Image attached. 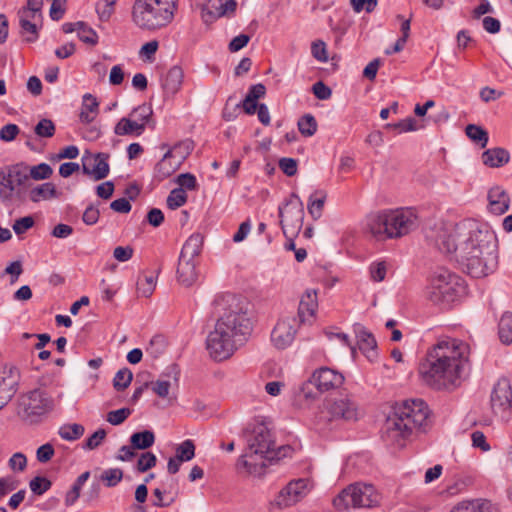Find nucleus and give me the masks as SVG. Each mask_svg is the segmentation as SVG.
<instances>
[{
  "instance_id": "obj_1",
  "label": "nucleus",
  "mask_w": 512,
  "mask_h": 512,
  "mask_svg": "<svg viewBox=\"0 0 512 512\" xmlns=\"http://www.w3.org/2000/svg\"><path fill=\"white\" fill-rule=\"evenodd\" d=\"M469 355L470 347L466 342L451 337L440 338L420 364L419 375L433 389H453L467 376Z\"/></svg>"
},
{
  "instance_id": "obj_2",
  "label": "nucleus",
  "mask_w": 512,
  "mask_h": 512,
  "mask_svg": "<svg viewBox=\"0 0 512 512\" xmlns=\"http://www.w3.org/2000/svg\"><path fill=\"white\" fill-rule=\"evenodd\" d=\"M426 237L437 250L448 255L482 250L487 267L494 265V251L498 248L497 236L487 224L469 220L454 226H436Z\"/></svg>"
},
{
  "instance_id": "obj_3",
  "label": "nucleus",
  "mask_w": 512,
  "mask_h": 512,
  "mask_svg": "<svg viewBox=\"0 0 512 512\" xmlns=\"http://www.w3.org/2000/svg\"><path fill=\"white\" fill-rule=\"evenodd\" d=\"M229 304L225 313L217 320L215 328L206 339V348L211 358L223 361L230 358L251 335L252 321L238 298L226 297Z\"/></svg>"
},
{
  "instance_id": "obj_4",
  "label": "nucleus",
  "mask_w": 512,
  "mask_h": 512,
  "mask_svg": "<svg viewBox=\"0 0 512 512\" xmlns=\"http://www.w3.org/2000/svg\"><path fill=\"white\" fill-rule=\"evenodd\" d=\"M430 410L422 399L404 400L393 407V412L382 428V438L391 445L402 446L414 431L425 430Z\"/></svg>"
},
{
  "instance_id": "obj_5",
  "label": "nucleus",
  "mask_w": 512,
  "mask_h": 512,
  "mask_svg": "<svg viewBox=\"0 0 512 512\" xmlns=\"http://www.w3.org/2000/svg\"><path fill=\"white\" fill-rule=\"evenodd\" d=\"M417 227L418 218L412 209H385L365 219V230L379 241L401 238Z\"/></svg>"
},
{
  "instance_id": "obj_6",
  "label": "nucleus",
  "mask_w": 512,
  "mask_h": 512,
  "mask_svg": "<svg viewBox=\"0 0 512 512\" xmlns=\"http://www.w3.org/2000/svg\"><path fill=\"white\" fill-rule=\"evenodd\" d=\"M179 0H135L132 22L143 31L154 32L167 27L175 18Z\"/></svg>"
},
{
  "instance_id": "obj_7",
  "label": "nucleus",
  "mask_w": 512,
  "mask_h": 512,
  "mask_svg": "<svg viewBox=\"0 0 512 512\" xmlns=\"http://www.w3.org/2000/svg\"><path fill=\"white\" fill-rule=\"evenodd\" d=\"M247 449L237 462L249 474L261 475L267 466L269 455L274 446V439L270 430L264 424H257L251 431H245Z\"/></svg>"
},
{
  "instance_id": "obj_8",
  "label": "nucleus",
  "mask_w": 512,
  "mask_h": 512,
  "mask_svg": "<svg viewBox=\"0 0 512 512\" xmlns=\"http://www.w3.org/2000/svg\"><path fill=\"white\" fill-rule=\"evenodd\" d=\"M28 179V166L25 163L0 169V202L4 205L24 202L26 199L24 184Z\"/></svg>"
},
{
  "instance_id": "obj_9",
  "label": "nucleus",
  "mask_w": 512,
  "mask_h": 512,
  "mask_svg": "<svg viewBox=\"0 0 512 512\" xmlns=\"http://www.w3.org/2000/svg\"><path fill=\"white\" fill-rule=\"evenodd\" d=\"M381 495L371 484L354 483L343 489L333 500L339 511L348 508H373L379 506Z\"/></svg>"
},
{
  "instance_id": "obj_10",
  "label": "nucleus",
  "mask_w": 512,
  "mask_h": 512,
  "mask_svg": "<svg viewBox=\"0 0 512 512\" xmlns=\"http://www.w3.org/2000/svg\"><path fill=\"white\" fill-rule=\"evenodd\" d=\"M464 291L462 280L444 268L434 272L426 288V298L435 304L449 303Z\"/></svg>"
},
{
  "instance_id": "obj_11",
  "label": "nucleus",
  "mask_w": 512,
  "mask_h": 512,
  "mask_svg": "<svg viewBox=\"0 0 512 512\" xmlns=\"http://www.w3.org/2000/svg\"><path fill=\"white\" fill-rule=\"evenodd\" d=\"M54 400L44 390L34 389L19 399L18 415L30 424L37 423L41 417L54 409Z\"/></svg>"
},
{
  "instance_id": "obj_12",
  "label": "nucleus",
  "mask_w": 512,
  "mask_h": 512,
  "mask_svg": "<svg viewBox=\"0 0 512 512\" xmlns=\"http://www.w3.org/2000/svg\"><path fill=\"white\" fill-rule=\"evenodd\" d=\"M278 214L284 235L296 236L303 226L304 219V207L300 197L292 193L285 203L279 206Z\"/></svg>"
},
{
  "instance_id": "obj_13",
  "label": "nucleus",
  "mask_w": 512,
  "mask_h": 512,
  "mask_svg": "<svg viewBox=\"0 0 512 512\" xmlns=\"http://www.w3.org/2000/svg\"><path fill=\"white\" fill-rule=\"evenodd\" d=\"M309 491L308 479L291 480L269 502V511L274 512L290 508L304 499Z\"/></svg>"
},
{
  "instance_id": "obj_14",
  "label": "nucleus",
  "mask_w": 512,
  "mask_h": 512,
  "mask_svg": "<svg viewBox=\"0 0 512 512\" xmlns=\"http://www.w3.org/2000/svg\"><path fill=\"white\" fill-rule=\"evenodd\" d=\"M320 419L324 421L358 419V405L349 397H340L327 401L320 413Z\"/></svg>"
},
{
  "instance_id": "obj_15",
  "label": "nucleus",
  "mask_w": 512,
  "mask_h": 512,
  "mask_svg": "<svg viewBox=\"0 0 512 512\" xmlns=\"http://www.w3.org/2000/svg\"><path fill=\"white\" fill-rule=\"evenodd\" d=\"M490 404L493 413L503 421H508L512 415V387L507 378H501L494 385Z\"/></svg>"
},
{
  "instance_id": "obj_16",
  "label": "nucleus",
  "mask_w": 512,
  "mask_h": 512,
  "mask_svg": "<svg viewBox=\"0 0 512 512\" xmlns=\"http://www.w3.org/2000/svg\"><path fill=\"white\" fill-rule=\"evenodd\" d=\"M457 261H459L464 267L466 272L474 278L486 277L493 273L498 267V248L494 251V265L487 267L486 257L482 250H477L474 253L463 254L454 253Z\"/></svg>"
},
{
  "instance_id": "obj_17",
  "label": "nucleus",
  "mask_w": 512,
  "mask_h": 512,
  "mask_svg": "<svg viewBox=\"0 0 512 512\" xmlns=\"http://www.w3.org/2000/svg\"><path fill=\"white\" fill-rule=\"evenodd\" d=\"M300 325L296 316L281 317L271 332V342L274 347L279 350L289 347L293 343Z\"/></svg>"
},
{
  "instance_id": "obj_18",
  "label": "nucleus",
  "mask_w": 512,
  "mask_h": 512,
  "mask_svg": "<svg viewBox=\"0 0 512 512\" xmlns=\"http://www.w3.org/2000/svg\"><path fill=\"white\" fill-rule=\"evenodd\" d=\"M311 381L314 383L317 391L323 393L339 388L344 382V377L336 370L321 367L313 372Z\"/></svg>"
},
{
  "instance_id": "obj_19",
  "label": "nucleus",
  "mask_w": 512,
  "mask_h": 512,
  "mask_svg": "<svg viewBox=\"0 0 512 512\" xmlns=\"http://www.w3.org/2000/svg\"><path fill=\"white\" fill-rule=\"evenodd\" d=\"M108 159L109 155L106 153L83 157V173L92 176L95 181L106 178L110 171Z\"/></svg>"
},
{
  "instance_id": "obj_20",
  "label": "nucleus",
  "mask_w": 512,
  "mask_h": 512,
  "mask_svg": "<svg viewBox=\"0 0 512 512\" xmlns=\"http://www.w3.org/2000/svg\"><path fill=\"white\" fill-rule=\"evenodd\" d=\"M354 332L357 337L359 349L370 361H372L377 356V343L373 334L360 324L354 326Z\"/></svg>"
},
{
  "instance_id": "obj_21",
  "label": "nucleus",
  "mask_w": 512,
  "mask_h": 512,
  "mask_svg": "<svg viewBox=\"0 0 512 512\" xmlns=\"http://www.w3.org/2000/svg\"><path fill=\"white\" fill-rule=\"evenodd\" d=\"M318 307L317 293L315 290H307L301 297L298 306V317H296L300 324L310 322L314 317Z\"/></svg>"
},
{
  "instance_id": "obj_22",
  "label": "nucleus",
  "mask_w": 512,
  "mask_h": 512,
  "mask_svg": "<svg viewBox=\"0 0 512 512\" xmlns=\"http://www.w3.org/2000/svg\"><path fill=\"white\" fill-rule=\"evenodd\" d=\"M489 211L495 215L504 214L509 209L510 198L499 186L491 188L487 195Z\"/></svg>"
},
{
  "instance_id": "obj_23",
  "label": "nucleus",
  "mask_w": 512,
  "mask_h": 512,
  "mask_svg": "<svg viewBox=\"0 0 512 512\" xmlns=\"http://www.w3.org/2000/svg\"><path fill=\"white\" fill-rule=\"evenodd\" d=\"M482 163L489 168H500L510 161V153L502 147L485 150L481 155Z\"/></svg>"
},
{
  "instance_id": "obj_24",
  "label": "nucleus",
  "mask_w": 512,
  "mask_h": 512,
  "mask_svg": "<svg viewBox=\"0 0 512 512\" xmlns=\"http://www.w3.org/2000/svg\"><path fill=\"white\" fill-rule=\"evenodd\" d=\"M183 70L179 66L171 67L162 80V88L167 96L175 95L181 88L183 82Z\"/></svg>"
},
{
  "instance_id": "obj_25",
  "label": "nucleus",
  "mask_w": 512,
  "mask_h": 512,
  "mask_svg": "<svg viewBox=\"0 0 512 512\" xmlns=\"http://www.w3.org/2000/svg\"><path fill=\"white\" fill-rule=\"evenodd\" d=\"M177 278L182 285L186 287L191 286L197 280L195 260L183 259L179 257Z\"/></svg>"
},
{
  "instance_id": "obj_26",
  "label": "nucleus",
  "mask_w": 512,
  "mask_h": 512,
  "mask_svg": "<svg viewBox=\"0 0 512 512\" xmlns=\"http://www.w3.org/2000/svg\"><path fill=\"white\" fill-rule=\"evenodd\" d=\"M450 512H497V508L488 500L476 499L462 501L455 505Z\"/></svg>"
},
{
  "instance_id": "obj_27",
  "label": "nucleus",
  "mask_w": 512,
  "mask_h": 512,
  "mask_svg": "<svg viewBox=\"0 0 512 512\" xmlns=\"http://www.w3.org/2000/svg\"><path fill=\"white\" fill-rule=\"evenodd\" d=\"M204 244V237L201 233H193L184 243L180 258L195 260L202 251Z\"/></svg>"
},
{
  "instance_id": "obj_28",
  "label": "nucleus",
  "mask_w": 512,
  "mask_h": 512,
  "mask_svg": "<svg viewBox=\"0 0 512 512\" xmlns=\"http://www.w3.org/2000/svg\"><path fill=\"white\" fill-rule=\"evenodd\" d=\"M314 383L311 377L294 389V400L300 405H308L317 398V393L313 389Z\"/></svg>"
},
{
  "instance_id": "obj_29",
  "label": "nucleus",
  "mask_w": 512,
  "mask_h": 512,
  "mask_svg": "<svg viewBox=\"0 0 512 512\" xmlns=\"http://www.w3.org/2000/svg\"><path fill=\"white\" fill-rule=\"evenodd\" d=\"M144 132V126L137 124L131 117H123L114 127V133L118 136H140Z\"/></svg>"
},
{
  "instance_id": "obj_30",
  "label": "nucleus",
  "mask_w": 512,
  "mask_h": 512,
  "mask_svg": "<svg viewBox=\"0 0 512 512\" xmlns=\"http://www.w3.org/2000/svg\"><path fill=\"white\" fill-rule=\"evenodd\" d=\"M99 103L97 99L90 93L83 96V102L80 112V120L83 123H91L98 113Z\"/></svg>"
},
{
  "instance_id": "obj_31",
  "label": "nucleus",
  "mask_w": 512,
  "mask_h": 512,
  "mask_svg": "<svg viewBox=\"0 0 512 512\" xmlns=\"http://www.w3.org/2000/svg\"><path fill=\"white\" fill-rule=\"evenodd\" d=\"M30 200L38 203L42 200H49L58 197L56 187L51 182H46L34 187L29 193Z\"/></svg>"
},
{
  "instance_id": "obj_32",
  "label": "nucleus",
  "mask_w": 512,
  "mask_h": 512,
  "mask_svg": "<svg viewBox=\"0 0 512 512\" xmlns=\"http://www.w3.org/2000/svg\"><path fill=\"white\" fill-rule=\"evenodd\" d=\"M172 150L167 151L155 167L156 177L164 180L171 176L179 167L180 163L172 164Z\"/></svg>"
},
{
  "instance_id": "obj_33",
  "label": "nucleus",
  "mask_w": 512,
  "mask_h": 512,
  "mask_svg": "<svg viewBox=\"0 0 512 512\" xmlns=\"http://www.w3.org/2000/svg\"><path fill=\"white\" fill-rule=\"evenodd\" d=\"M155 442V435L150 430H144L141 432H136L130 437V444L140 450H145L150 448Z\"/></svg>"
},
{
  "instance_id": "obj_34",
  "label": "nucleus",
  "mask_w": 512,
  "mask_h": 512,
  "mask_svg": "<svg viewBox=\"0 0 512 512\" xmlns=\"http://www.w3.org/2000/svg\"><path fill=\"white\" fill-rule=\"evenodd\" d=\"M498 334L503 344L512 343V313L505 312L502 315L498 324Z\"/></svg>"
},
{
  "instance_id": "obj_35",
  "label": "nucleus",
  "mask_w": 512,
  "mask_h": 512,
  "mask_svg": "<svg viewBox=\"0 0 512 512\" xmlns=\"http://www.w3.org/2000/svg\"><path fill=\"white\" fill-rule=\"evenodd\" d=\"M465 133L467 137L480 145L481 148H485L489 141L488 132L479 125L476 124H468L465 128Z\"/></svg>"
},
{
  "instance_id": "obj_36",
  "label": "nucleus",
  "mask_w": 512,
  "mask_h": 512,
  "mask_svg": "<svg viewBox=\"0 0 512 512\" xmlns=\"http://www.w3.org/2000/svg\"><path fill=\"white\" fill-rule=\"evenodd\" d=\"M156 287V277L152 274L140 275L137 279L136 289L138 296L141 297H150L154 292Z\"/></svg>"
},
{
  "instance_id": "obj_37",
  "label": "nucleus",
  "mask_w": 512,
  "mask_h": 512,
  "mask_svg": "<svg viewBox=\"0 0 512 512\" xmlns=\"http://www.w3.org/2000/svg\"><path fill=\"white\" fill-rule=\"evenodd\" d=\"M90 472L86 471L78 476L71 489L66 493L65 504L66 506L73 505L80 496V490L85 482L89 479Z\"/></svg>"
},
{
  "instance_id": "obj_38",
  "label": "nucleus",
  "mask_w": 512,
  "mask_h": 512,
  "mask_svg": "<svg viewBox=\"0 0 512 512\" xmlns=\"http://www.w3.org/2000/svg\"><path fill=\"white\" fill-rule=\"evenodd\" d=\"M85 428L81 424H66L60 427L59 435L67 441H75L84 434Z\"/></svg>"
},
{
  "instance_id": "obj_39",
  "label": "nucleus",
  "mask_w": 512,
  "mask_h": 512,
  "mask_svg": "<svg viewBox=\"0 0 512 512\" xmlns=\"http://www.w3.org/2000/svg\"><path fill=\"white\" fill-rule=\"evenodd\" d=\"M195 456V444L191 439H187L178 444L175 448V457L182 462L190 461Z\"/></svg>"
},
{
  "instance_id": "obj_40",
  "label": "nucleus",
  "mask_w": 512,
  "mask_h": 512,
  "mask_svg": "<svg viewBox=\"0 0 512 512\" xmlns=\"http://www.w3.org/2000/svg\"><path fill=\"white\" fill-rule=\"evenodd\" d=\"M153 114V110L150 105L142 104L138 107L134 108L129 117H131L134 121H137V124H141L146 127V124L149 122Z\"/></svg>"
},
{
  "instance_id": "obj_41",
  "label": "nucleus",
  "mask_w": 512,
  "mask_h": 512,
  "mask_svg": "<svg viewBox=\"0 0 512 512\" xmlns=\"http://www.w3.org/2000/svg\"><path fill=\"white\" fill-rule=\"evenodd\" d=\"M298 129L305 137L313 136L317 131V122L313 115L305 114L298 121Z\"/></svg>"
},
{
  "instance_id": "obj_42",
  "label": "nucleus",
  "mask_w": 512,
  "mask_h": 512,
  "mask_svg": "<svg viewBox=\"0 0 512 512\" xmlns=\"http://www.w3.org/2000/svg\"><path fill=\"white\" fill-rule=\"evenodd\" d=\"M133 379V374L130 369L122 368L114 376L113 387L117 391H123L129 387Z\"/></svg>"
},
{
  "instance_id": "obj_43",
  "label": "nucleus",
  "mask_w": 512,
  "mask_h": 512,
  "mask_svg": "<svg viewBox=\"0 0 512 512\" xmlns=\"http://www.w3.org/2000/svg\"><path fill=\"white\" fill-rule=\"evenodd\" d=\"M77 35L82 42L92 46L96 45L98 42L96 31L87 26L84 22H77Z\"/></svg>"
},
{
  "instance_id": "obj_44",
  "label": "nucleus",
  "mask_w": 512,
  "mask_h": 512,
  "mask_svg": "<svg viewBox=\"0 0 512 512\" xmlns=\"http://www.w3.org/2000/svg\"><path fill=\"white\" fill-rule=\"evenodd\" d=\"M188 196L184 189L174 188L168 195L166 203L168 208L174 210L187 202Z\"/></svg>"
},
{
  "instance_id": "obj_45",
  "label": "nucleus",
  "mask_w": 512,
  "mask_h": 512,
  "mask_svg": "<svg viewBox=\"0 0 512 512\" xmlns=\"http://www.w3.org/2000/svg\"><path fill=\"white\" fill-rule=\"evenodd\" d=\"M52 168L47 163H40L36 166L28 168V175L34 180H45L51 177Z\"/></svg>"
},
{
  "instance_id": "obj_46",
  "label": "nucleus",
  "mask_w": 512,
  "mask_h": 512,
  "mask_svg": "<svg viewBox=\"0 0 512 512\" xmlns=\"http://www.w3.org/2000/svg\"><path fill=\"white\" fill-rule=\"evenodd\" d=\"M31 17L27 14H20V27L22 29V32L29 33L30 36L26 38L27 42H34L38 38V32H37V26L36 24L32 23L28 18Z\"/></svg>"
},
{
  "instance_id": "obj_47",
  "label": "nucleus",
  "mask_w": 512,
  "mask_h": 512,
  "mask_svg": "<svg viewBox=\"0 0 512 512\" xmlns=\"http://www.w3.org/2000/svg\"><path fill=\"white\" fill-rule=\"evenodd\" d=\"M325 199L326 196L324 194L316 199H314L313 196L309 198L307 209L313 219L317 220L321 217Z\"/></svg>"
},
{
  "instance_id": "obj_48",
  "label": "nucleus",
  "mask_w": 512,
  "mask_h": 512,
  "mask_svg": "<svg viewBox=\"0 0 512 512\" xmlns=\"http://www.w3.org/2000/svg\"><path fill=\"white\" fill-rule=\"evenodd\" d=\"M123 477V472L119 468H110L103 471L101 475V480L105 482L107 487L116 486Z\"/></svg>"
},
{
  "instance_id": "obj_49",
  "label": "nucleus",
  "mask_w": 512,
  "mask_h": 512,
  "mask_svg": "<svg viewBox=\"0 0 512 512\" xmlns=\"http://www.w3.org/2000/svg\"><path fill=\"white\" fill-rule=\"evenodd\" d=\"M51 485V481L46 477L42 476L34 477L29 483L31 491L36 495L44 494L46 491L50 489Z\"/></svg>"
},
{
  "instance_id": "obj_50",
  "label": "nucleus",
  "mask_w": 512,
  "mask_h": 512,
  "mask_svg": "<svg viewBox=\"0 0 512 512\" xmlns=\"http://www.w3.org/2000/svg\"><path fill=\"white\" fill-rule=\"evenodd\" d=\"M370 277L375 282H381L385 279L387 273V264L385 261L373 262L369 266Z\"/></svg>"
},
{
  "instance_id": "obj_51",
  "label": "nucleus",
  "mask_w": 512,
  "mask_h": 512,
  "mask_svg": "<svg viewBox=\"0 0 512 512\" xmlns=\"http://www.w3.org/2000/svg\"><path fill=\"white\" fill-rule=\"evenodd\" d=\"M132 413L130 408H121L108 412L106 420L114 426L122 424Z\"/></svg>"
},
{
  "instance_id": "obj_52",
  "label": "nucleus",
  "mask_w": 512,
  "mask_h": 512,
  "mask_svg": "<svg viewBox=\"0 0 512 512\" xmlns=\"http://www.w3.org/2000/svg\"><path fill=\"white\" fill-rule=\"evenodd\" d=\"M34 131L39 137L50 138L55 133V125L50 119H42L37 123Z\"/></svg>"
},
{
  "instance_id": "obj_53",
  "label": "nucleus",
  "mask_w": 512,
  "mask_h": 512,
  "mask_svg": "<svg viewBox=\"0 0 512 512\" xmlns=\"http://www.w3.org/2000/svg\"><path fill=\"white\" fill-rule=\"evenodd\" d=\"M106 431L102 428L95 431L83 444V449L94 450L98 448L106 438Z\"/></svg>"
},
{
  "instance_id": "obj_54",
  "label": "nucleus",
  "mask_w": 512,
  "mask_h": 512,
  "mask_svg": "<svg viewBox=\"0 0 512 512\" xmlns=\"http://www.w3.org/2000/svg\"><path fill=\"white\" fill-rule=\"evenodd\" d=\"M157 458L152 452H144L137 461V470L141 473L153 468L156 465Z\"/></svg>"
},
{
  "instance_id": "obj_55",
  "label": "nucleus",
  "mask_w": 512,
  "mask_h": 512,
  "mask_svg": "<svg viewBox=\"0 0 512 512\" xmlns=\"http://www.w3.org/2000/svg\"><path fill=\"white\" fill-rule=\"evenodd\" d=\"M149 387L157 396L165 398L169 394L171 383L169 380L158 379L157 381L149 382Z\"/></svg>"
},
{
  "instance_id": "obj_56",
  "label": "nucleus",
  "mask_w": 512,
  "mask_h": 512,
  "mask_svg": "<svg viewBox=\"0 0 512 512\" xmlns=\"http://www.w3.org/2000/svg\"><path fill=\"white\" fill-rule=\"evenodd\" d=\"M34 223V218L32 216H25L15 220L12 228L17 235H21L32 228Z\"/></svg>"
},
{
  "instance_id": "obj_57",
  "label": "nucleus",
  "mask_w": 512,
  "mask_h": 512,
  "mask_svg": "<svg viewBox=\"0 0 512 512\" xmlns=\"http://www.w3.org/2000/svg\"><path fill=\"white\" fill-rule=\"evenodd\" d=\"M378 0H350V4L356 13L365 10L367 13L374 11Z\"/></svg>"
},
{
  "instance_id": "obj_58",
  "label": "nucleus",
  "mask_w": 512,
  "mask_h": 512,
  "mask_svg": "<svg viewBox=\"0 0 512 512\" xmlns=\"http://www.w3.org/2000/svg\"><path fill=\"white\" fill-rule=\"evenodd\" d=\"M312 56L320 62H327L328 55L325 42L318 40L311 45Z\"/></svg>"
},
{
  "instance_id": "obj_59",
  "label": "nucleus",
  "mask_w": 512,
  "mask_h": 512,
  "mask_svg": "<svg viewBox=\"0 0 512 512\" xmlns=\"http://www.w3.org/2000/svg\"><path fill=\"white\" fill-rule=\"evenodd\" d=\"M293 452L294 449L290 445H283L278 447L277 449L273 447L267 462L271 463L273 461H278L286 457H291Z\"/></svg>"
},
{
  "instance_id": "obj_60",
  "label": "nucleus",
  "mask_w": 512,
  "mask_h": 512,
  "mask_svg": "<svg viewBox=\"0 0 512 512\" xmlns=\"http://www.w3.org/2000/svg\"><path fill=\"white\" fill-rule=\"evenodd\" d=\"M176 183L179 188L187 190H195L197 187L196 177L191 173H183L177 176Z\"/></svg>"
},
{
  "instance_id": "obj_61",
  "label": "nucleus",
  "mask_w": 512,
  "mask_h": 512,
  "mask_svg": "<svg viewBox=\"0 0 512 512\" xmlns=\"http://www.w3.org/2000/svg\"><path fill=\"white\" fill-rule=\"evenodd\" d=\"M18 485L19 481L13 476L0 478V499H2L7 493L14 491Z\"/></svg>"
},
{
  "instance_id": "obj_62",
  "label": "nucleus",
  "mask_w": 512,
  "mask_h": 512,
  "mask_svg": "<svg viewBox=\"0 0 512 512\" xmlns=\"http://www.w3.org/2000/svg\"><path fill=\"white\" fill-rule=\"evenodd\" d=\"M472 445L480 449L482 452H488L491 449L490 444L487 442L486 436L481 431H474L471 434Z\"/></svg>"
},
{
  "instance_id": "obj_63",
  "label": "nucleus",
  "mask_w": 512,
  "mask_h": 512,
  "mask_svg": "<svg viewBox=\"0 0 512 512\" xmlns=\"http://www.w3.org/2000/svg\"><path fill=\"white\" fill-rule=\"evenodd\" d=\"M388 128L398 129L400 132L416 131L418 129L417 122L414 118L408 117L395 124H388Z\"/></svg>"
},
{
  "instance_id": "obj_64",
  "label": "nucleus",
  "mask_w": 512,
  "mask_h": 512,
  "mask_svg": "<svg viewBox=\"0 0 512 512\" xmlns=\"http://www.w3.org/2000/svg\"><path fill=\"white\" fill-rule=\"evenodd\" d=\"M19 131V127L16 124H6L0 129V139L10 142L16 138Z\"/></svg>"
}]
</instances>
